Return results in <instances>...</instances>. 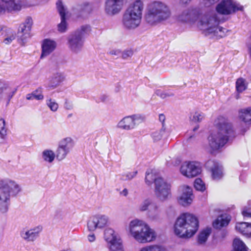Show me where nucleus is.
<instances>
[{"label": "nucleus", "instance_id": "41", "mask_svg": "<svg viewBox=\"0 0 251 251\" xmlns=\"http://www.w3.org/2000/svg\"><path fill=\"white\" fill-rule=\"evenodd\" d=\"M156 177L152 171L151 172L147 171L145 177V181L148 185L151 184L153 181L155 182V180L157 179Z\"/></svg>", "mask_w": 251, "mask_h": 251}, {"label": "nucleus", "instance_id": "37", "mask_svg": "<svg viewBox=\"0 0 251 251\" xmlns=\"http://www.w3.org/2000/svg\"><path fill=\"white\" fill-rule=\"evenodd\" d=\"M249 225V223L247 222L238 223L236 225L235 229L237 231L245 235Z\"/></svg>", "mask_w": 251, "mask_h": 251}, {"label": "nucleus", "instance_id": "23", "mask_svg": "<svg viewBox=\"0 0 251 251\" xmlns=\"http://www.w3.org/2000/svg\"><path fill=\"white\" fill-rule=\"evenodd\" d=\"M231 220L230 216L226 214H222L218 216L216 220L213 222V226L215 228H221L228 225Z\"/></svg>", "mask_w": 251, "mask_h": 251}, {"label": "nucleus", "instance_id": "40", "mask_svg": "<svg viewBox=\"0 0 251 251\" xmlns=\"http://www.w3.org/2000/svg\"><path fill=\"white\" fill-rule=\"evenodd\" d=\"M46 104L50 108V110L53 112H55L58 108V104L54 100L49 98L46 100Z\"/></svg>", "mask_w": 251, "mask_h": 251}, {"label": "nucleus", "instance_id": "19", "mask_svg": "<svg viewBox=\"0 0 251 251\" xmlns=\"http://www.w3.org/2000/svg\"><path fill=\"white\" fill-rule=\"evenodd\" d=\"M93 10V6L92 4L87 2L77 5L73 8L74 14L78 17L86 16L90 14Z\"/></svg>", "mask_w": 251, "mask_h": 251}, {"label": "nucleus", "instance_id": "22", "mask_svg": "<svg viewBox=\"0 0 251 251\" xmlns=\"http://www.w3.org/2000/svg\"><path fill=\"white\" fill-rule=\"evenodd\" d=\"M104 239L107 243L111 245L115 246L117 244L118 247L119 245H121L118 240L115 231L111 228H107L104 230Z\"/></svg>", "mask_w": 251, "mask_h": 251}, {"label": "nucleus", "instance_id": "25", "mask_svg": "<svg viewBox=\"0 0 251 251\" xmlns=\"http://www.w3.org/2000/svg\"><path fill=\"white\" fill-rule=\"evenodd\" d=\"M65 79V76L63 73L59 72L55 73L50 78L49 87L51 89H54L58 87Z\"/></svg>", "mask_w": 251, "mask_h": 251}, {"label": "nucleus", "instance_id": "9", "mask_svg": "<svg viewBox=\"0 0 251 251\" xmlns=\"http://www.w3.org/2000/svg\"><path fill=\"white\" fill-rule=\"evenodd\" d=\"M242 9L243 7L233 0H222L216 7V10L219 14L224 15Z\"/></svg>", "mask_w": 251, "mask_h": 251}, {"label": "nucleus", "instance_id": "16", "mask_svg": "<svg viewBox=\"0 0 251 251\" xmlns=\"http://www.w3.org/2000/svg\"><path fill=\"white\" fill-rule=\"evenodd\" d=\"M181 194L178 198V202L183 206H187L192 202L193 196L192 188L187 186L183 185L180 187Z\"/></svg>", "mask_w": 251, "mask_h": 251}, {"label": "nucleus", "instance_id": "53", "mask_svg": "<svg viewBox=\"0 0 251 251\" xmlns=\"http://www.w3.org/2000/svg\"><path fill=\"white\" fill-rule=\"evenodd\" d=\"M96 239V237L94 234H91L88 236V240L89 242H94Z\"/></svg>", "mask_w": 251, "mask_h": 251}, {"label": "nucleus", "instance_id": "1", "mask_svg": "<svg viewBox=\"0 0 251 251\" xmlns=\"http://www.w3.org/2000/svg\"><path fill=\"white\" fill-rule=\"evenodd\" d=\"M198 19L199 20V26L205 35H212L217 38L226 36L227 29L219 26L220 21L213 11L200 14L196 9H188L184 10L178 17L179 21L185 23H194Z\"/></svg>", "mask_w": 251, "mask_h": 251}, {"label": "nucleus", "instance_id": "5", "mask_svg": "<svg viewBox=\"0 0 251 251\" xmlns=\"http://www.w3.org/2000/svg\"><path fill=\"white\" fill-rule=\"evenodd\" d=\"M171 14L170 7L165 2L154 0L147 6L145 20L149 24L156 25L169 19Z\"/></svg>", "mask_w": 251, "mask_h": 251}, {"label": "nucleus", "instance_id": "13", "mask_svg": "<svg viewBox=\"0 0 251 251\" xmlns=\"http://www.w3.org/2000/svg\"><path fill=\"white\" fill-rule=\"evenodd\" d=\"M22 9L20 0H0V15L5 12L12 13L19 11Z\"/></svg>", "mask_w": 251, "mask_h": 251}, {"label": "nucleus", "instance_id": "31", "mask_svg": "<svg viewBox=\"0 0 251 251\" xmlns=\"http://www.w3.org/2000/svg\"><path fill=\"white\" fill-rule=\"evenodd\" d=\"M44 99V96L42 94V89L38 88L36 90L33 91L31 94H29L26 96V99L31 100L36 99L37 100H42Z\"/></svg>", "mask_w": 251, "mask_h": 251}, {"label": "nucleus", "instance_id": "30", "mask_svg": "<svg viewBox=\"0 0 251 251\" xmlns=\"http://www.w3.org/2000/svg\"><path fill=\"white\" fill-rule=\"evenodd\" d=\"M154 202L151 199H146L138 206V210L141 212L148 211Z\"/></svg>", "mask_w": 251, "mask_h": 251}, {"label": "nucleus", "instance_id": "56", "mask_svg": "<svg viewBox=\"0 0 251 251\" xmlns=\"http://www.w3.org/2000/svg\"><path fill=\"white\" fill-rule=\"evenodd\" d=\"M107 98L108 96L107 95L103 94L100 96V100L101 101L104 102L107 100Z\"/></svg>", "mask_w": 251, "mask_h": 251}, {"label": "nucleus", "instance_id": "36", "mask_svg": "<svg viewBox=\"0 0 251 251\" xmlns=\"http://www.w3.org/2000/svg\"><path fill=\"white\" fill-rule=\"evenodd\" d=\"M42 157L45 161L51 163L54 159L55 154L51 150H45L42 153Z\"/></svg>", "mask_w": 251, "mask_h": 251}, {"label": "nucleus", "instance_id": "12", "mask_svg": "<svg viewBox=\"0 0 251 251\" xmlns=\"http://www.w3.org/2000/svg\"><path fill=\"white\" fill-rule=\"evenodd\" d=\"M180 170L183 176L189 178L196 176L201 172L200 164L195 161L183 163Z\"/></svg>", "mask_w": 251, "mask_h": 251}, {"label": "nucleus", "instance_id": "4", "mask_svg": "<svg viewBox=\"0 0 251 251\" xmlns=\"http://www.w3.org/2000/svg\"><path fill=\"white\" fill-rule=\"evenodd\" d=\"M199 222L194 215L185 213L181 214L176 220L174 225L175 233L182 238H190L198 230Z\"/></svg>", "mask_w": 251, "mask_h": 251}, {"label": "nucleus", "instance_id": "8", "mask_svg": "<svg viewBox=\"0 0 251 251\" xmlns=\"http://www.w3.org/2000/svg\"><path fill=\"white\" fill-rule=\"evenodd\" d=\"M90 31V26L84 25L69 35L67 39L68 45L72 51L77 53L81 50L84 44V35Z\"/></svg>", "mask_w": 251, "mask_h": 251}, {"label": "nucleus", "instance_id": "48", "mask_svg": "<svg viewBox=\"0 0 251 251\" xmlns=\"http://www.w3.org/2000/svg\"><path fill=\"white\" fill-rule=\"evenodd\" d=\"M0 132L6 135V130L5 128V121L1 118H0Z\"/></svg>", "mask_w": 251, "mask_h": 251}, {"label": "nucleus", "instance_id": "27", "mask_svg": "<svg viewBox=\"0 0 251 251\" xmlns=\"http://www.w3.org/2000/svg\"><path fill=\"white\" fill-rule=\"evenodd\" d=\"M240 120L245 123L251 124V107L241 109L239 111Z\"/></svg>", "mask_w": 251, "mask_h": 251}, {"label": "nucleus", "instance_id": "3", "mask_svg": "<svg viewBox=\"0 0 251 251\" xmlns=\"http://www.w3.org/2000/svg\"><path fill=\"white\" fill-rule=\"evenodd\" d=\"M126 230L136 241L141 244L151 242L157 237L153 229L143 220L137 218L129 223Z\"/></svg>", "mask_w": 251, "mask_h": 251}, {"label": "nucleus", "instance_id": "63", "mask_svg": "<svg viewBox=\"0 0 251 251\" xmlns=\"http://www.w3.org/2000/svg\"><path fill=\"white\" fill-rule=\"evenodd\" d=\"M180 163V161L179 160H178L175 164L174 165H178Z\"/></svg>", "mask_w": 251, "mask_h": 251}, {"label": "nucleus", "instance_id": "42", "mask_svg": "<svg viewBox=\"0 0 251 251\" xmlns=\"http://www.w3.org/2000/svg\"><path fill=\"white\" fill-rule=\"evenodd\" d=\"M194 187L196 190L200 191H203L205 189V184L200 178L196 179L194 182Z\"/></svg>", "mask_w": 251, "mask_h": 251}, {"label": "nucleus", "instance_id": "59", "mask_svg": "<svg viewBox=\"0 0 251 251\" xmlns=\"http://www.w3.org/2000/svg\"><path fill=\"white\" fill-rule=\"evenodd\" d=\"M111 251H123L122 245H119V246L118 247V249L117 250H113Z\"/></svg>", "mask_w": 251, "mask_h": 251}, {"label": "nucleus", "instance_id": "47", "mask_svg": "<svg viewBox=\"0 0 251 251\" xmlns=\"http://www.w3.org/2000/svg\"><path fill=\"white\" fill-rule=\"evenodd\" d=\"M137 174V171H133L132 172H128L125 175V180H130L134 178Z\"/></svg>", "mask_w": 251, "mask_h": 251}, {"label": "nucleus", "instance_id": "10", "mask_svg": "<svg viewBox=\"0 0 251 251\" xmlns=\"http://www.w3.org/2000/svg\"><path fill=\"white\" fill-rule=\"evenodd\" d=\"M144 118L140 115H132L123 118L117 124L119 128L130 130L143 122Z\"/></svg>", "mask_w": 251, "mask_h": 251}, {"label": "nucleus", "instance_id": "57", "mask_svg": "<svg viewBox=\"0 0 251 251\" xmlns=\"http://www.w3.org/2000/svg\"><path fill=\"white\" fill-rule=\"evenodd\" d=\"M128 190L127 189L125 188L122 191L120 192V194L125 197H126L128 195Z\"/></svg>", "mask_w": 251, "mask_h": 251}, {"label": "nucleus", "instance_id": "24", "mask_svg": "<svg viewBox=\"0 0 251 251\" xmlns=\"http://www.w3.org/2000/svg\"><path fill=\"white\" fill-rule=\"evenodd\" d=\"M39 228H33L29 230H24L21 233V237L27 241H33L39 236Z\"/></svg>", "mask_w": 251, "mask_h": 251}, {"label": "nucleus", "instance_id": "35", "mask_svg": "<svg viewBox=\"0 0 251 251\" xmlns=\"http://www.w3.org/2000/svg\"><path fill=\"white\" fill-rule=\"evenodd\" d=\"M204 117V114L200 111H196L191 114L189 118L190 121L194 123H199L202 121Z\"/></svg>", "mask_w": 251, "mask_h": 251}, {"label": "nucleus", "instance_id": "15", "mask_svg": "<svg viewBox=\"0 0 251 251\" xmlns=\"http://www.w3.org/2000/svg\"><path fill=\"white\" fill-rule=\"evenodd\" d=\"M124 0H105L104 11L109 15L119 13L122 9Z\"/></svg>", "mask_w": 251, "mask_h": 251}, {"label": "nucleus", "instance_id": "6", "mask_svg": "<svg viewBox=\"0 0 251 251\" xmlns=\"http://www.w3.org/2000/svg\"><path fill=\"white\" fill-rule=\"evenodd\" d=\"M143 9L144 4L141 0H136L131 3L123 15V26L128 30L137 28L141 23Z\"/></svg>", "mask_w": 251, "mask_h": 251}, {"label": "nucleus", "instance_id": "44", "mask_svg": "<svg viewBox=\"0 0 251 251\" xmlns=\"http://www.w3.org/2000/svg\"><path fill=\"white\" fill-rule=\"evenodd\" d=\"M220 0H201L200 4L202 6L209 7L218 2Z\"/></svg>", "mask_w": 251, "mask_h": 251}, {"label": "nucleus", "instance_id": "17", "mask_svg": "<svg viewBox=\"0 0 251 251\" xmlns=\"http://www.w3.org/2000/svg\"><path fill=\"white\" fill-rule=\"evenodd\" d=\"M33 24V21L31 17H27L24 23L21 25L19 34L21 40L24 43L25 41L30 37V31Z\"/></svg>", "mask_w": 251, "mask_h": 251}, {"label": "nucleus", "instance_id": "14", "mask_svg": "<svg viewBox=\"0 0 251 251\" xmlns=\"http://www.w3.org/2000/svg\"><path fill=\"white\" fill-rule=\"evenodd\" d=\"M155 194L161 200H165L169 194L170 186L162 177L155 180Z\"/></svg>", "mask_w": 251, "mask_h": 251}, {"label": "nucleus", "instance_id": "32", "mask_svg": "<svg viewBox=\"0 0 251 251\" xmlns=\"http://www.w3.org/2000/svg\"><path fill=\"white\" fill-rule=\"evenodd\" d=\"M211 232V229L207 228L203 230L198 236V242L199 244H203L206 241Z\"/></svg>", "mask_w": 251, "mask_h": 251}, {"label": "nucleus", "instance_id": "11", "mask_svg": "<svg viewBox=\"0 0 251 251\" xmlns=\"http://www.w3.org/2000/svg\"><path fill=\"white\" fill-rule=\"evenodd\" d=\"M109 223V217L104 214H97L93 216L88 222L89 230L94 231L97 229H102Z\"/></svg>", "mask_w": 251, "mask_h": 251}, {"label": "nucleus", "instance_id": "62", "mask_svg": "<svg viewBox=\"0 0 251 251\" xmlns=\"http://www.w3.org/2000/svg\"><path fill=\"white\" fill-rule=\"evenodd\" d=\"M199 128V126H196L194 128L193 130L194 131H196V130H198V129Z\"/></svg>", "mask_w": 251, "mask_h": 251}, {"label": "nucleus", "instance_id": "7", "mask_svg": "<svg viewBox=\"0 0 251 251\" xmlns=\"http://www.w3.org/2000/svg\"><path fill=\"white\" fill-rule=\"evenodd\" d=\"M22 190L21 186L9 179L0 180V212H6L10 204V194L17 195Z\"/></svg>", "mask_w": 251, "mask_h": 251}, {"label": "nucleus", "instance_id": "20", "mask_svg": "<svg viewBox=\"0 0 251 251\" xmlns=\"http://www.w3.org/2000/svg\"><path fill=\"white\" fill-rule=\"evenodd\" d=\"M206 168L212 173V178L214 179H219L223 176L222 168L218 163L214 160H209L206 163Z\"/></svg>", "mask_w": 251, "mask_h": 251}, {"label": "nucleus", "instance_id": "34", "mask_svg": "<svg viewBox=\"0 0 251 251\" xmlns=\"http://www.w3.org/2000/svg\"><path fill=\"white\" fill-rule=\"evenodd\" d=\"M139 251H166V250L162 246L154 245L143 247Z\"/></svg>", "mask_w": 251, "mask_h": 251}, {"label": "nucleus", "instance_id": "45", "mask_svg": "<svg viewBox=\"0 0 251 251\" xmlns=\"http://www.w3.org/2000/svg\"><path fill=\"white\" fill-rule=\"evenodd\" d=\"M242 214L244 217L251 218V206L245 207L242 211Z\"/></svg>", "mask_w": 251, "mask_h": 251}, {"label": "nucleus", "instance_id": "43", "mask_svg": "<svg viewBox=\"0 0 251 251\" xmlns=\"http://www.w3.org/2000/svg\"><path fill=\"white\" fill-rule=\"evenodd\" d=\"M155 94L162 99H165L167 97L174 96V94L173 93L167 92L164 91H162L160 89L156 90L155 91Z\"/></svg>", "mask_w": 251, "mask_h": 251}, {"label": "nucleus", "instance_id": "52", "mask_svg": "<svg viewBox=\"0 0 251 251\" xmlns=\"http://www.w3.org/2000/svg\"><path fill=\"white\" fill-rule=\"evenodd\" d=\"M244 236L247 237H251V224L249 223V226L247 230L246 231V233Z\"/></svg>", "mask_w": 251, "mask_h": 251}, {"label": "nucleus", "instance_id": "29", "mask_svg": "<svg viewBox=\"0 0 251 251\" xmlns=\"http://www.w3.org/2000/svg\"><path fill=\"white\" fill-rule=\"evenodd\" d=\"M233 251H248V248L239 238H235L233 242Z\"/></svg>", "mask_w": 251, "mask_h": 251}, {"label": "nucleus", "instance_id": "55", "mask_svg": "<svg viewBox=\"0 0 251 251\" xmlns=\"http://www.w3.org/2000/svg\"><path fill=\"white\" fill-rule=\"evenodd\" d=\"M159 120L162 123L163 125L165 121V116L164 114H161L159 115Z\"/></svg>", "mask_w": 251, "mask_h": 251}, {"label": "nucleus", "instance_id": "50", "mask_svg": "<svg viewBox=\"0 0 251 251\" xmlns=\"http://www.w3.org/2000/svg\"><path fill=\"white\" fill-rule=\"evenodd\" d=\"M15 39V36L14 34H11L9 36L5 38L3 41V42L5 44H9L12 42L13 40Z\"/></svg>", "mask_w": 251, "mask_h": 251}, {"label": "nucleus", "instance_id": "18", "mask_svg": "<svg viewBox=\"0 0 251 251\" xmlns=\"http://www.w3.org/2000/svg\"><path fill=\"white\" fill-rule=\"evenodd\" d=\"M56 6L61 17V22L57 25V30L59 32L63 33L67 31L68 26L66 19L65 9L60 0H58L56 2Z\"/></svg>", "mask_w": 251, "mask_h": 251}, {"label": "nucleus", "instance_id": "61", "mask_svg": "<svg viewBox=\"0 0 251 251\" xmlns=\"http://www.w3.org/2000/svg\"><path fill=\"white\" fill-rule=\"evenodd\" d=\"M181 0L183 3H187L188 1H191V0Z\"/></svg>", "mask_w": 251, "mask_h": 251}, {"label": "nucleus", "instance_id": "33", "mask_svg": "<svg viewBox=\"0 0 251 251\" xmlns=\"http://www.w3.org/2000/svg\"><path fill=\"white\" fill-rule=\"evenodd\" d=\"M248 83L246 80L241 77L237 79L236 82V89L238 93H242L247 88Z\"/></svg>", "mask_w": 251, "mask_h": 251}, {"label": "nucleus", "instance_id": "54", "mask_svg": "<svg viewBox=\"0 0 251 251\" xmlns=\"http://www.w3.org/2000/svg\"><path fill=\"white\" fill-rule=\"evenodd\" d=\"M109 53L111 55H118L120 53V51L118 50H113L109 51Z\"/></svg>", "mask_w": 251, "mask_h": 251}, {"label": "nucleus", "instance_id": "21", "mask_svg": "<svg viewBox=\"0 0 251 251\" xmlns=\"http://www.w3.org/2000/svg\"><path fill=\"white\" fill-rule=\"evenodd\" d=\"M56 47V43L50 39H45L43 41L42 45V53L41 58H43L54 50Z\"/></svg>", "mask_w": 251, "mask_h": 251}, {"label": "nucleus", "instance_id": "58", "mask_svg": "<svg viewBox=\"0 0 251 251\" xmlns=\"http://www.w3.org/2000/svg\"><path fill=\"white\" fill-rule=\"evenodd\" d=\"M248 48V51H249L250 57L251 60V44H249Z\"/></svg>", "mask_w": 251, "mask_h": 251}, {"label": "nucleus", "instance_id": "51", "mask_svg": "<svg viewBox=\"0 0 251 251\" xmlns=\"http://www.w3.org/2000/svg\"><path fill=\"white\" fill-rule=\"evenodd\" d=\"M64 107L67 110H71L73 108V104L71 101H70L69 100H66Z\"/></svg>", "mask_w": 251, "mask_h": 251}, {"label": "nucleus", "instance_id": "49", "mask_svg": "<svg viewBox=\"0 0 251 251\" xmlns=\"http://www.w3.org/2000/svg\"><path fill=\"white\" fill-rule=\"evenodd\" d=\"M133 55V51L131 50H125L122 53V57L124 59H126L130 57Z\"/></svg>", "mask_w": 251, "mask_h": 251}, {"label": "nucleus", "instance_id": "60", "mask_svg": "<svg viewBox=\"0 0 251 251\" xmlns=\"http://www.w3.org/2000/svg\"><path fill=\"white\" fill-rule=\"evenodd\" d=\"M6 135L4 134L3 133L0 132V141L3 139L5 137Z\"/></svg>", "mask_w": 251, "mask_h": 251}, {"label": "nucleus", "instance_id": "28", "mask_svg": "<svg viewBox=\"0 0 251 251\" xmlns=\"http://www.w3.org/2000/svg\"><path fill=\"white\" fill-rule=\"evenodd\" d=\"M75 145L74 140L70 137L62 139L59 143V146L70 151Z\"/></svg>", "mask_w": 251, "mask_h": 251}, {"label": "nucleus", "instance_id": "64", "mask_svg": "<svg viewBox=\"0 0 251 251\" xmlns=\"http://www.w3.org/2000/svg\"><path fill=\"white\" fill-rule=\"evenodd\" d=\"M236 99H238L239 98V94H237L236 97H235Z\"/></svg>", "mask_w": 251, "mask_h": 251}, {"label": "nucleus", "instance_id": "38", "mask_svg": "<svg viewBox=\"0 0 251 251\" xmlns=\"http://www.w3.org/2000/svg\"><path fill=\"white\" fill-rule=\"evenodd\" d=\"M69 152L70 151H68L58 146L56 151V157L59 160H62L66 157Z\"/></svg>", "mask_w": 251, "mask_h": 251}, {"label": "nucleus", "instance_id": "26", "mask_svg": "<svg viewBox=\"0 0 251 251\" xmlns=\"http://www.w3.org/2000/svg\"><path fill=\"white\" fill-rule=\"evenodd\" d=\"M160 214L159 206L153 203L147 212V216L152 221H157L160 219Z\"/></svg>", "mask_w": 251, "mask_h": 251}, {"label": "nucleus", "instance_id": "46", "mask_svg": "<svg viewBox=\"0 0 251 251\" xmlns=\"http://www.w3.org/2000/svg\"><path fill=\"white\" fill-rule=\"evenodd\" d=\"M8 88V85L3 81L0 80V95Z\"/></svg>", "mask_w": 251, "mask_h": 251}, {"label": "nucleus", "instance_id": "39", "mask_svg": "<svg viewBox=\"0 0 251 251\" xmlns=\"http://www.w3.org/2000/svg\"><path fill=\"white\" fill-rule=\"evenodd\" d=\"M165 130L163 129L156 130L152 133L151 137L154 142H158L162 139Z\"/></svg>", "mask_w": 251, "mask_h": 251}, {"label": "nucleus", "instance_id": "2", "mask_svg": "<svg viewBox=\"0 0 251 251\" xmlns=\"http://www.w3.org/2000/svg\"><path fill=\"white\" fill-rule=\"evenodd\" d=\"M217 130L208 137L209 146L212 151L223 147L233 134L232 126L228 120L222 116L219 117L215 122Z\"/></svg>", "mask_w": 251, "mask_h": 251}]
</instances>
